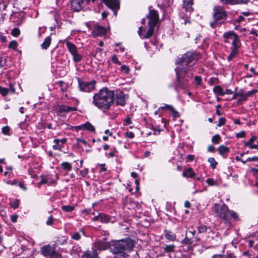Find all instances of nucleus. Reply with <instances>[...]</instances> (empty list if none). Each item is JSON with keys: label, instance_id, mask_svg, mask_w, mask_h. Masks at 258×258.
Returning a JSON list of instances; mask_svg holds the SVG:
<instances>
[{"label": "nucleus", "instance_id": "1", "mask_svg": "<svg viewBox=\"0 0 258 258\" xmlns=\"http://www.w3.org/2000/svg\"><path fill=\"white\" fill-rule=\"evenodd\" d=\"M114 96L113 91L103 88L94 94L92 103L100 109H108L113 103Z\"/></svg>", "mask_w": 258, "mask_h": 258}, {"label": "nucleus", "instance_id": "2", "mask_svg": "<svg viewBox=\"0 0 258 258\" xmlns=\"http://www.w3.org/2000/svg\"><path fill=\"white\" fill-rule=\"evenodd\" d=\"M134 246V241L130 238L112 241L110 251L115 254V258H126V251L131 250Z\"/></svg>", "mask_w": 258, "mask_h": 258}, {"label": "nucleus", "instance_id": "3", "mask_svg": "<svg viewBox=\"0 0 258 258\" xmlns=\"http://www.w3.org/2000/svg\"><path fill=\"white\" fill-rule=\"evenodd\" d=\"M216 216L222 219L224 222L228 225L230 224V218H232L235 220H239L237 213L228 209L227 205L223 204L220 205L215 204L212 207Z\"/></svg>", "mask_w": 258, "mask_h": 258}, {"label": "nucleus", "instance_id": "4", "mask_svg": "<svg viewBox=\"0 0 258 258\" xmlns=\"http://www.w3.org/2000/svg\"><path fill=\"white\" fill-rule=\"evenodd\" d=\"M199 58L198 54L192 52H187L179 59L177 61L178 67L175 69L180 70V69H182L183 71L187 72L195 64L194 61L198 60Z\"/></svg>", "mask_w": 258, "mask_h": 258}, {"label": "nucleus", "instance_id": "5", "mask_svg": "<svg viewBox=\"0 0 258 258\" xmlns=\"http://www.w3.org/2000/svg\"><path fill=\"white\" fill-rule=\"evenodd\" d=\"M213 20L210 22V26L215 28L220 26L227 19V13L224 9L219 6L213 8Z\"/></svg>", "mask_w": 258, "mask_h": 258}, {"label": "nucleus", "instance_id": "6", "mask_svg": "<svg viewBox=\"0 0 258 258\" xmlns=\"http://www.w3.org/2000/svg\"><path fill=\"white\" fill-rule=\"evenodd\" d=\"M147 18L149 19L148 25L149 28L146 34L142 37V38L145 39L149 38L154 33V28L158 22L157 12L155 10H150L149 14L147 16Z\"/></svg>", "mask_w": 258, "mask_h": 258}, {"label": "nucleus", "instance_id": "7", "mask_svg": "<svg viewBox=\"0 0 258 258\" xmlns=\"http://www.w3.org/2000/svg\"><path fill=\"white\" fill-rule=\"evenodd\" d=\"M182 69H180V70L175 69L177 77V81L175 84L176 90L185 89L187 86L188 80L185 77L187 72H185Z\"/></svg>", "mask_w": 258, "mask_h": 258}, {"label": "nucleus", "instance_id": "8", "mask_svg": "<svg viewBox=\"0 0 258 258\" xmlns=\"http://www.w3.org/2000/svg\"><path fill=\"white\" fill-rule=\"evenodd\" d=\"M78 81L80 90L82 91L90 92L95 89L96 82L94 80L90 82L83 81L81 79L78 78Z\"/></svg>", "mask_w": 258, "mask_h": 258}, {"label": "nucleus", "instance_id": "9", "mask_svg": "<svg viewBox=\"0 0 258 258\" xmlns=\"http://www.w3.org/2000/svg\"><path fill=\"white\" fill-rule=\"evenodd\" d=\"M224 37L226 38L232 40L231 49L238 50V48L240 47L241 44L237 35L233 32H228L225 33Z\"/></svg>", "mask_w": 258, "mask_h": 258}, {"label": "nucleus", "instance_id": "10", "mask_svg": "<svg viewBox=\"0 0 258 258\" xmlns=\"http://www.w3.org/2000/svg\"><path fill=\"white\" fill-rule=\"evenodd\" d=\"M101 2L112 10L114 15H116L117 11L119 8V2L118 0H101Z\"/></svg>", "mask_w": 258, "mask_h": 258}, {"label": "nucleus", "instance_id": "11", "mask_svg": "<svg viewBox=\"0 0 258 258\" xmlns=\"http://www.w3.org/2000/svg\"><path fill=\"white\" fill-rule=\"evenodd\" d=\"M106 33V29L105 27L96 25L94 27L92 31V34L94 37L105 35Z\"/></svg>", "mask_w": 258, "mask_h": 258}, {"label": "nucleus", "instance_id": "12", "mask_svg": "<svg viewBox=\"0 0 258 258\" xmlns=\"http://www.w3.org/2000/svg\"><path fill=\"white\" fill-rule=\"evenodd\" d=\"M196 233L194 229L189 230L186 232L185 238L182 240V243L186 244H189L194 242V237Z\"/></svg>", "mask_w": 258, "mask_h": 258}, {"label": "nucleus", "instance_id": "13", "mask_svg": "<svg viewBox=\"0 0 258 258\" xmlns=\"http://www.w3.org/2000/svg\"><path fill=\"white\" fill-rule=\"evenodd\" d=\"M72 9L76 12L80 11L83 8V0H70Z\"/></svg>", "mask_w": 258, "mask_h": 258}, {"label": "nucleus", "instance_id": "14", "mask_svg": "<svg viewBox=\"0 0 258 258\" xmlns=\"http://www.w3.org/2000/svg\"><path fill=\"white\" fill-rule=\"evenodd\" d=\"M54 250L55 247L50 245L44 246L41 248L42 254L45 256H50Z\"/></svg>", "mask_w": 258, "mask_h": 258}, {"label": "nucleus", "instance_id": "15", "mask_svg": "<svg viewBox=\"0 0 258 258\" xmlns=\"http://www.w3.org/2000/svg\"><path fill=\"white\" fill-rule=\"evenodd\" d=\"M111 243H107L103 241H98L96 243V247L99 250H105L106 249H110V245Z\"/></svg>", "mask_w": 258, "mask_h": 258}, {"label": "nucleus", "instance_id": "16", "mask_svg": "<svg viewBox=\"0 0 258 258\" xmlns=\"http://www.w3.org/2000/svg\"><path fill=\"white\" fill-rule=\"evenodd\" d=\"M116 103L117 105L121 106H123L125 104L124 97L122 92H119L116 94Z\"/></svg>", "mask_w": 258, "mask_h": 258}, {"label": "nucleus", "instance_id": "17", "mask_svg": "<svg viewBox=\"0 0 258 258\" xmlns=\"http://www.w3.org/2000/svg\"><path fill=\"white\" fill-rule=\"evenodd\" d=\"M192 5L193 0H183V7L187 11L191 12L193 10Z\"/></svg>", "mask_w": 258, "mask_h": 258}, {"label": "nucleus", "instance_id": "18", "mask_svg": "<svg viewBox=\"0 0 258 258\" xmlns=\"http://www.w3.org/2000/svg\"><path fill=\"white\" fill-rule=\"evenodd\" d=\"M98 254L96 250L92 249L91 250H88L83 255L82 258H97Z\"/></svg>", "mask_w": 258, "mask_h": 258}, {"label": "nucleus", "instance_id": "19", "mask_svg": "<svg viewBox=\"0 0 258 258\" xmlns=\"http://www.w3.org/2000/svg\"><path fill=\"white\" fill-rule=\"evenodd\" d=\"M164 232L165 236L166 239L171 241H174L176 239V235L173 232L170 230H165Z\"/></svg>", "mask_w": 258, "mask_h": 258}, {"label": "nucleus", "instance_id": "20", "mask_svg": "<svg viewBox=\"0 0 258 258\" xmlns=\"http://www.w3.org/2000/svg\"><path fill=\"white\" fill-rule=\"evenodd\" d=\"M257 92L256 90H252L248 92L245 94H243L241 98L238 100V102H242L245 101L246 99L248 97L252 95L254 93Z\"/></svg>", "mask_w": 258, "mask_h": 258}, {"label": "nucleus", "instance_id": "21", "mask_svg": "<svg viewBox=\"0 0 258 258\" xmlns=\"http://www.w3.org/2000/svg\"><path fill=\"white\" fill-rule=\"evenodd\" d=\"M67 46L72 55L77 52V48L73 43L68 42H67Z\"/></svg>", "mask_w": 258, "mask_h": 258}, {"label": "nucleus", "instance_id": "22", "mask_svg": "<svg viewBox=\"0 0 258 258\" xmlns=\"http://www.w3.org/2000/svg\"><path fill=\"white\" fill-rule=\"evenodd\" d=\"M51 42V38L50 36L47 37L41 44V47L43 49H47L50 46Z\"/></svg>", "mask_w": 258, "mask_h": 258}, {"label": "nucleus", "instance_id": "23", "mask_svg": "<svg viewBox=\"0 0 258 258\" xmlns=\"http://www.w3.org/2000/svg\"><path fill=\"white\" fill-rule=\"evenodd\" d=\"M195 173L191 168L184 170L182 173V175L186 177L192 178L195 176Z\"/></svg>", "mask_w": 258, "mask_h": 258}, {"label": "nucleus", "instance_id": "24", "mask_svg": "<svg viewBox=\"0 0 258 258\" xmlns=\"http://www.w3.org/2000/svg\"><path fill=\"white\" fill-rule=\"evenodd\" d=\"M175 246L174 244H166L162 247L166 253H170L175 251Z\"/></svg>", "mask_w": 258, "mask_h": 258}, {"label": "nucleus", "instance_id": "25", "mask_svg": "<svg viewBox=\"0 0 258 258\" xmlns=\"http://www.w3.org/2000/svg\"><path fill=\"white\" fill-rule=\"evenodd\" d=\"M60 166L61 168L65 170L66 172H69L72 169V166L71 164L68 162H62Z\"/></svg>", "mask_w": 258, "mask_h": 258}, {"label": "nucleus", "instance_id": "26", "mask_svg": "<svg viewBox=\"0 0 258 258\" xmlns=\"http://www.w3.org/2000/svg\"><path fill=\"white\" fill-rule=\"evenodd\" d=\"M213 92L215 94L219 96L224 95L222 88L220 86H216L213 88Z\"/></svg>", "mask_w": 258, "mask_h": 258}, {"label": "nucleus", "instance_id": "27", "mask_svg": "<svg viewBox=\"0 0 258 258\" xmlns=\"http://www.w3.org/2000/svg\"><path fill=\"white\" fill-rule=\"evenodd\" d=\"M75 110L76 109L73 107L66 105L60 106L59 108V111L60 112H70Z\"/></svg>", "mask_w": 258, "mask_h": 258}, {"label": "nucleus", "instance_id": "28", "mask_svg": "<svg viewBox=\"0 0 258 258\" xmlns=\"http://www.w3.org/2000/svg\"><path fill=\"white\" fill-rule=\"evenodd\" d=\"M219 154L221 155L229 152V149L224 145H220L218 149Z\"/></svg>", "mask_w": 258, "mask_h": 258}, {"label": "nucleus", "instance_id": "29", "mask_svg": "<svg viewBox=\"0 0 258 258\" xmlns=\"http://www.w3.org/2000/svg\"><path fill=\"white\" fill-rule=\"evenodd\" d=\"M238 53V50L235 49H231V52L227 57L228 61L232 60Z\"/></svg>", "mask_w": 258, "mask_h": 258}, {"label": "nucleus", "instance_id": "30", "mask_svg": "<svg viewBox=\"0 0 258 258\" xmlns=\"http://www.w3.org/2000/svg\"><path fill=\"white\" fill-rule=\"evenodd\" d=\"M53 142L55 143V145H53L52 147L54 150H57L61 151L62 146L60 144V140L59 139H54Z\"/></svg>", "mask_w": 258, "mask_h": 258}, {"label": "nucleus", "instance_id": "31", "mask_svg": "<svg viewBox=\"0 0 258 258\" xmlns=\"http://www.w3.org/2000/svg\"><path fill=\"white\" fill-rule=\"evenodd\" d=\"M110 218L108 215L104 214H100V220L102 223H108L109 222Z\"/></svg>", "mask_w": 258, "mask_h": 258}, {"label": "nucleus", "instance_id": "32", "mask_svg": "<svg viewBox=\"0 0 258 258\" xmlns=\"http://www.w3.org/2000/svg\"><path fill=\"white\" fill-rule=\"evenodd\" d=\"M233 255L231 253L226 254H214L211 258H233Z\"/></svg>", "mask_w": 258, "mask_h": 258}, {"label": "nucleus", "instance_id": "33", "mask_svg": "<svg viewBox=\"0 0 258 258\" xmlns=\"http://www.w3.org/2000/svg\"><path fill=\"white\" fill-rule=\"evenodd\" d=\"M84 130H86L90 132H94L95 128L94 126L89 122L83 124Z\"/></svg>", "mask_w": 258, "mask_h": 258}, {"label": "nucleus", "instance_id": "34", "mask_svg": "<svg viewBox=\"0 0 258 258\" xmlns=\"http://www.w3.org/2000/svg\"><path fill=\"white\" fill-rule=\"evenodd\" d=\"M208 161L209 163H210L212 169H214L216 167L218 163L215 161L214 158H209L208 160Z\"/></svg>", "mask_w": 258, "mask_h": 258}, {"label": "nucleus", "instance_id": "35", "mask_svg": "<svg viewBox=\"0 0 258 258\" xmlns=\"http://www.w3.org/2000/svg\"><path fill=\"white\" fill-rule=\"evenodd\" d=\"M256 139V136H252L247 142H246L244 144V147H249L254 142Z\"/></svg>", "mask_w": 258, "mask_h": 258}, {"label": "nucleus", "instance_id": "36", "mask_svg": "<svg viewBox=\"0 0 258 258\" xmlns=\"http://www.w3.org/2000/svg\"><path fill=\"white\" fill-rule=\"evenodd\" d=\"M72 55L73 56V60L76 62H80L82 60V56L78 54L77 52L72 54Z\"/></svg>", "mask_w": 258, "mask_h": 258}, {"label": "nucleus", "instance_id": "37", "mask_svg": "<svg viewBox=\"0 0 258 258\" xmlns=\"http://www.w3.org/2000/svg\"><path fill=\"white\" fill-rule=\"evenodd\" d=\"M223 4L234 5L237 2L236 0H219Z\"/></svg>", "mask_w": 258, "mask_h": 258}, {"label": "nucleus", "instance_id": "38", "mask_svg": "<svg viewBox=\"0 0 258 258\" xmlns=\"http://www.w3.org/2000/svg\"><path fill=\"white\" fill-rule=\"evenodd\" d=\"M62 210L65 212H71L74 210V207L72 206H63Z\"/></svg>", "mask_w": 258, "mask_h": 258}, {"label": "nucleus", "instance_id": "39", "mask_svg": "<svg viewBox=\"0 0 258 258\" xmlns=\"http://www.w3.org/2000/svg\"><path fill=\"white\" fill-rule=\"evenodd\" d=\"M18 46V43L16 41H11L9 44V48L13 49L14 50L16 49Z\"/></svg>", "mask_w": 258, "mask_h": 258}, {"label": "nucleus", "instance_id": "40", "mask_svg": "<svg viewBox=\"0 0 258 258\" xmlns=\"http://www.w3.org/2000/svg\"><path fill=\"white\" fill-rule=\"evenodd\" d=\"M81 237V234L79 232H75L74 234H72L71 238L73 239L76 240H79L80 239Z\"/></svg>", "mask_w": 258, "mask_h": 258}, {"label": "nucleus", "instance_id": "41", "mask_svg": "<svg viewBox=\"0 0 258 258\" xmlns=\"http://www.w3.org/2000/svg\"><path fill=\"white\" fill-rule=\"evenodd\" d=\"M11 34L13 36L17 37L20 34V30L18 28H15L12 30Z\"/></svg>", "mask_w": 258, "mask_h": 258}, {"label": "nucleus", "instance_id": "42", "mask_svg": "<svg viewBox=\"0 0 258 258\" xmlns=\"http://www.w3.org/2000/svg\"><path fill=\"white\" fill-rule=\"evenodd\" d=\"M206 182L210 186L218 185L217 182L213 178H208L206 180Z\"/></svg>", "mask_w": 258, "mask_h": 258}, {"label": "nucleus", "instance_id": "43", "mask_svg": "<svg viewBox=\"0 0 258 258\" xmlns=\"http://www.w3.org/2000/svg\"><path fill=\"white\" fill-rule=\"evenodd\" d=\"M220 139H221L220 136L219 135H214V136H213V137L212 138V141L213 143L217 144V143H219Z\"/></svg>", "mask_w": 258, "mask_h": 258}, {"label": "nucleus", "instance_id": "44", "mask_svg": "<svg viewBox=\"0 0 258 258\" xmlns=\"http://www.w3.org/2000/svg\"><path fill=\"white\" fill-rule=\"evenodd\" d=\"M19 205V201L18 200H16L14 201L11 202L10 203L11 206L14 209H16V208H18Z\"/></svg>", "mask_w": 258, "mask_h": 258}, {"label": "nucleus", "instance_id": "45", "mask_svg": "<svg viewBox=\"0 0 258 258\" xmlns=\"http://www.w3.org/2000/svg\"><path fill=\"white\" fill-rule=\"evenodd\" d=\"M9 92L8 89L0 86V93L4 96L7 95Z\"/></svg>", "mask_w": 258, "mask_h": 258}, {"label": "nucleus", "instance_id": "46", "mask_svg": "<svg viewBox=\"0 0 258 258\" xmlns=\"http://www.w3.org/2000/svg\"><path fill=\"white\" fill-rule=\"evenodd\" d=\"M10 127L8 126H5L2 128V133L6 135H10Z\"/></svg>", "mask_w": 258, "mask_h": 258}, {"label": "nucleus", "instance_id": "47", "mask_svg": "<svg viewBox=\"0 0 258 258\" xmlns=\"http://www.w3.org/2000/svg\"><path fill=\"white\" fill-rule=\"evenodd\" d=\"M120 71L124 72L125 74H128L130 71V68L125 66L122 65L120 69Z\"/></svg>", "mask_w": 258, "mask_h": 258}, {"label": "nucleus", "instance_id": "48", "mask_svg": "<svg viewBox=\"0 0 258 258\" xmlns=\"http://www.w3.org/2000/svg\"><path fill=\"white\" fill-rule=\"evenodd\" d=\"M199 233H204L207 231V227L205 225H200L198 227Z\"/></svg>", "mask_w": 258, "mask_h": 258}, {"label": "nucleus", "instance_id": "49", "mask_svg": "<svg viewBox=\"0 0 258 258\" xmlns=\"http://www.w3.org/2000/svg\"><path fill=\"white\" fill-rule=\"evenodd\" d=\"M54 218H53L52 216L51 215L48 217L47 220L46 222V224L47 225H52L54 223Z\"/></svg>", "mask_w": 258, "mask_h": 258}, {"label": "nucleus", "instance_id": "50", "mask_svg": "<svg viewBox=\"0 0 258 258\" xmlns=\"http://www.w3.org/2000/svg\"><path fill=\"white\" fill-rule=\"evenodd\" d=\"M7 62L6 59L0 54V68L4 67Z\"/></svg>", "mask_w": 258, "mask_h": 258}, {"label": "nucleus", "instance_id": "51", "mask_svg": "<svg viewBox=\"0 0 258 258\" xmlns=\"http://www.w3.org/2000/svg\"><path fill=\"white\" fill-rule=\"evenodd\" d=\"M172 108H173V107L172 106H171L170 105L166 104V105H165L163 106L160 107L159 108V110H160V109H161V110L166 109V110H169L171 111V110L172 109Z\"/></svg>", "mask_w": 258, "mask_h": 258}, {"label": "nucleus", "instance_id": "52", "mask_svg": "<svg viewBox=\"0 0 258 258\" xmlns=\"http://www.w3.org/2000/svg\"><path fill=\"white\" fill-rule=\"evenodd\" d=\"M225 122H226V119L224 118H223V117L220 118L219 119V122L217 124V126L220 127V126L224 125L225 123Z\"/></svg>", "mask_w": 258, "mask_h": 258}, {"label": "nucleus", "instance_id": "53", "mask_svg": "<svg viewBox=\"0 0 258 258\" xmlns=\"http://www.w3.org/2000/svg\"><path fill=\"white\" fill-rule=\"evenodd\" d=\"M51 258H61V254L58 253V252L55 251V250L54 251L51 255L50 256Z\"/></svg>", "mask_w": 258, "mask_h": 258}, {"label": "nucleus", "instance_id": "54", "mask_svg": "<svg viewBox=\"0 0 258 258\" xmlns=\"http://www.w3.org/2000/svg\"><path fill=\"white\" fill-rule=\"evenodd\" d=\"M112 61L114 63H117L119 65L121 64V62L118 60L117 57L115 55H114L111 58Z\"/></svg>", "mask_w": 258, "mask_h": 258}, {"label": "nucleus", "instance_id": "55", "mask_svg": "<svg viewBox=\"0 0 258 258\" xmlns=\"http://www.w3.org/2000/svg\"><path fill=\"white\" fill-rule=\"evenodd\" d=\"M236 137L237 138H244L245 137V132L244 131H241L240 132L236 134Z\"/></svg>", "mask_w": 258, "mask_h": 258}, {"label": "nucleus", "instance_id": "56", "mask_svg": "<svg viewBox=\"0 0 258 258\" xmlns=\"http://www.w3.org/2000/svg\"><path fill=\"white\" fill-rule=\"evenodd\" d=\"M195 81L197 85H200L202 82V78L200 76H196L195 77Z\"/></svg>", "mask_w": 258, "mask_h": 258}, {"label": "nucleus", "instance_id": "57", "mask_svg": "<svg viewBox=\"0 0 258 258\" xmlns=\"http://www.w3.org/2000/svg\"><path fill=\"white\" fill-rule=\"evenodd\" d=\"M171 111L172 112V114L174 117L177 118L179 116V113L176 111L173 107L172 108V109L171 110Z\"/></svg>", "mask_w": 258, "mask_h": 258}, {"label": "nucleus", "instance_id": "58", "mask_svg": "<svg viewBox=\"0 0 258 258\" xmlns=\"http://www.w3.org/2000/svg\"><path fill=\"white\" fill-rule=\"evenodd\" d=\"M88 173V169H84L80 171V174L83 177H85Z\"/></svg>", "mask_w": 258, "mask_h": 258}, {"label": "nucleus", "instance_id": "59", "mask_svg": "<svg viewBox=\"0 0 258 258\" xmlns=\"http://www.w3.org/2000/svg\"><path fill=\"white\" fill-rule=\"evenodd\" d=\"M237 2L235 4V5L237 4H246L249 2V0H236Z\"/></svg>", "mask_w": 258, "mask_h": 258}, {"label": "nucleus", "instance_id": "60", "mask_svg": "<svg viewBox=\"0 0 258 258\" xmlns=\"http://www.w3.org/2000/svg\"><path fill=\"white\" fill-rule=\"evenodd\" d=\"M125 134L126 136L130 139H133L135 136L134 134L132 132H127Z\"/></svg>", "mask_w": 258, "mask_h": 258}, {"label": "nucleus", "instance_id": "61", "mask_svg": "<svg viewBox=\"0 0 258 258\" xmlns=\"http://www.w3.org/2000/svg\"><path fill=\"white\" fill-rule=\"evenodd\" d=\"M18 216L17 215H12L11 216V221L13 222H16L17 221Z\"/></svg>", "mask_w": 258, "mask_h": 258}, {"label": "nucleus", "instance_id": "62", "mask_svg": "<svg viewBox=\"0 0 258 258\" xmlns=\"http://www.w3.org/2000/svg\"><path fill=\"white\" fill-rule=\"evenodd\" d=\"M208 151L210 152H213L215 151V147L213 146L210 145L208 147Z\"/></svg>", "mask_w": 258, "mask_h": 258}, {"label": "nucleus", "instance_id": "63", "mask_svg": "<svg viewBox=\"0 0 258 258\" xmlns=\"http://www.w3.org/2000/svg\"><path fill=\"white\" fill-rule=\"evenodd\" d=\"M124 121L125 122V125H129L132 123L131 118L129 117H126L124 119Z\"/></svg>", "mask_w": 258, "mask_h": 258}, {"label": "nucleus", "instance_id": "64", "mask_svg": "<svg viewBox=\"0 0 258 258\" xmlns=\"http://www.w3.org/2000/svg\"><path fill=\"white\" fill-rule=\"evenodd\" d=\"M233 93V92L231 89H226L225 92H224L225 94H231Z\"/></svg>", "mask_w": 258, "mask_h": 258}]
</instances>
